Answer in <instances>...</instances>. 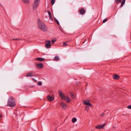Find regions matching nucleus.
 I'll return each instance as SVG.
<instances>
[{
  "mask_svg": "<svg viewBox=\"0 0 131 131\" xmlns=\"http://www.w3.org/2000/svg\"><path fill=\"white\" fill-rule=\"evenodd\" d=\"M37 23L39 28L43 31H46L47 30V26L40 20L38 19Z\"/></svg>",
  "mask_w": 131,
  "mask_h": 131,
  "instance_id": "f257e3e1",
  "label": "nucleus"
},
{
  "mask_svg": "<svg viewBox=\"0 0 131 131\" xmlns=\"http://www.w3.org/2000/svg\"><path fill=\"white\" fill-rule=\"evenodd\" d=\"M6 106L11 107H14L16 106L15 101L12 97H9L8 100L7 104Z\"/></svg>",
  "mask_w": 131,
  "mask_h": 131,
  "instance_id": "f03ea898",
  "label": "nucleus"
},
{
  "mask_svg": "<svg viewBox=\"0 0 131 131\" xmlns=\"http://www.w3.org/2000/svg\"><path fill=\"white\" fill-rule=\"evenodd\" d=\"M40 0H35L33 5V9L34 10L37 8Z\"/></svg>",
  "mask_w": 131,
  "mask_h": 131,
  "instance_id": "7ed1b4c3",
  "label": "nucleus"
},
{
  "mask_svg": "<svg viewBox=\"0 0 131 131\" xmlns=\"http://www.w3.org/2000/svg\"><path fill=\"white\" fill-rule=\"evenodd\" d=\"M58 92L60 97L63 100H64L66 99V97L63 93H62L61 91L60 90H59Z\"/></svg>",
  "mask_w": 131,
  "mask_h": 131,
  "instance_id": "20e7f679",
  "label": "nucleus"
},
{
  "mask_svg": "<svg viewBox=\"0 0 131 131\" xmlns=\"http://www.w3.org/2000/svg\"><path fill=\"white\" fill-rule=\"evenodd\" d=\"M46 42H47L46 43L45 45V47L47 48H49L51 47L50 44L51 41L49 40H46Z\"/></svg>",
  "mask_w": 131,
  "mask_h": 131,
  "instance_id": "39448f33",
  "label": "nucleus"
},
{
  "mask_svg": "<svg viewBox=\"0 0 131 131\" xmlns=\"http://www.w3.org/2000/svg\"><path fill=\"white\" fill-rule=\"evenodd\" d=\"M105 125V124L104 123L103 125H97L96 127V128L97 129H101L104 127Z\"/></svg>",
  "mask_w": 131,
  "mask_h": 131,
  "instance_id": "423d86ee",
  "label": "nucleus"
},
{
  "mask_svg": "<svg viewBox=\"0 0 131 131\" xmlns=\"http://www.w3.org/2000/svg\"><path fill=\"white\" fill-rule=\"evenodd\" d=\"M47 100L50 101H52L54 100V97L52 96H51L50 95H48V96L47 97Z\"/></svg>",
  "mask_w": 131,
  "mask_h": 131,
  "instance_id": "0eeeda50",
  "label": "nucleus"
},
{
  "mask_svg": "<svg viewBox=\"0 0 131 131\" xmlns=\"http://www.w3.org/2000/svg\"><path fill=\"white\" fill-rule=\"evenodd\" d=\"M79 13L80 14L82 15L84 14L85 13V10L84 9L81 8L79 11Z\"/></svg>",
  "mask_w": 131,
  "mask_h": 131,
  "instance_id": "6e6552de",
  "label": "nucleus"
},
{
  "mask_svg": "<svg viewBox=\"0 0 131 131\" xmlns=\"http://www.w3.org/2000/svg\"><path fill=\"white\" fill-rule=\"evenodd\" d=\"M36 66L39 69H41L43 67V65L42 63H37Z\"/></svg>",
  "mask_w": 131,
  "mask_h": 131,
  "instance_id": "1a4fd4ad",
  "label": "nucleus"
},
{
  "mask_svg": "<svg viewBox=\"0 0 131 131\" xmlns=\"http://www.w3.org/2000/svg\"><path fill=\"white\" fill-rule=\"evenodd\" d=\"M60 105L63 108H66L67 107V105L63 102L61 103Z\"/></svg>",
  "mask_w": 131,
  "mask_h": 131,
  "instance_id": "9d476101",
  "label": "nucleus"
},
{
  "mask_svg": "<svg viewBox=\"0 0 131 131\" xmlns=\"http://www.w3.org/2000/svg\"><path fill=\"white\" fill-rule=\"evenodd\" d=\"M113 78L115 79H118L120 77L119 75L116 74H114L113 75Z\"/></svg>",
  "mask_w": 131,
  "mask_h": 131,
  "instance_id": "9b49d317",
  "label": "nucleus"
},
{
  "mask_svg": "<svg viewBox=\"0 0 131 131\" xmlns=\"http://www.w3.org/2000/svg\"><path fill=\"white\" fill-rule=\"evenodd\" d=\"M36 60L40 61H44L45 59L41 58H38L36 59Z\"/></svg>",
  "mask_w": 131,
  "mask_h": 131,
  "instance_id": "f8f14e48",
  "label": "nucleus"
},
{
  "mask_svg": "<svg viewBox=\"0 0 131 131\" xmlns=\"http://www.w3.org/2000/svg\"><path fill=\"white\" fill-rule=\"evenodd\" d=\"M47 12L49 14L50 19L51 20H53V19L52 17L51 13L49 11V10H48Z\"/></svg>",
  "mask_w": 131,
  "mask_h": 131,
  "instance_id": "ddd939ff",
  "label": "nucleus"
},
{
  "mask_svg": "<svg viewBox=\"0 0 131 131\" xmlns=\"http://www.w3.org/2000/svg\"><path fill=\"white\" fill-rule=\"evenodd\" d=\"M33 76V75L31 72H28L26 74V77H32Z\"/></svg>",
  "mask_w": 131,
  "mask_h": 131,
  "instance_id": "4468645a",
  "label": "nucleus"
},
{
  "mask_svg": "<svg viewBox=\"0 0 131 131\" xmlns=\"http://www.w3.org/2000/svg\"><path fill=\"white\" fill-rule=\"evenodd\" d=\"M83 104L84 105H88L90 104V103L88 102H87L86 101H84L83 102Z\"/></svg>",
  "mask_w": 131,
  "mask_h": 131,
  "instance_id": "2eb2a0df",
  "label": "nucleus"
},
{
  "mask_svg": "<svg viewBox=\"0 0 131 131\" xmlns=\"http://www.w3.org/2000/svg\"><path fill=\"white\" fill-rule=\"evenodd\" d=\"M65 99L67 100V102L68 103L70 102L71 101L70 98L68 97H67L66 98V97Z\"/></svg>",
  "mask_w": 131,
  "mask_h": 131,
  "instance_id": "dca6fc26",
  "label": "nucleus"
},
{
  "mask_svg": "<svg viewBox=\"0 0 131 131\" xmlns=\"http://www.w3.org/2000/svg\"><path fill=\"white\" fill-rule=\"evenodd\" d=\"M59 59V57L58 56H56L54 57V60L56 61L58 60Z\"/></svg>",
  "mask_w": 131,
  "mask_h": 131,
  "instance_id": "f3484780",
  "label": "nucleus"
},
{
  "mask_svg": "<svg viewBox=\"0 0 131 131\" xmlns=\"http://www.w3.org/2000/svg\"><path fill=\"white\" fill-rule=\"evenodd\" d=\"M125 0H123L122 1V2L121 5V7H122L123 6V5L124 4V3H125Z\"/></svg>",
  "mask_w": 131,
  "mask_h": 131,
  "instance_id": "a211bd4d",
  "label": "nucleus"
},
{
  "mask_svg": "<svg viewBox=\"0 0 131 131\" xmlns=\"http://www.w3.org/2000/svg\"><path fill=\"white\" fill-rule=\"evenodd\" d=\"M77 121V119L75 118H72V121L73 123H74L76 122Z\"/></svg>",
  "mask_w": 131,
  "mask_h": 131,
  "instance_id": "6ab92c4d",
  "label": "nucleus"
},
{
  "mask_svg": "<svg viewBox=\"0 0 131 131\" xmlns=\"http://www.w3.org/2000/svg\"><path fill=\"white\" fill-rule=\"evenodd\" d=\"M23 1L26 4H28L29 2V0H23Z\"/></svg>",
  "mask_w": 131,
  "mask_h": 131,
  "instance_id": "aec40b11",
  "label": "nucleus"
},
{
  "mask_svg": "<svg viewBox=\"0 0 131 131\" xmlns=\"http://www.w3.org/2000/svg\"><path fill=\"white\" fill-rule=\"evenodd\" d=\"M54 19L57 24L58 25H59V21L57 19H56L55 18H54Z\"/></svg>",
  "mask_w": 131,
  "mask_h": 131,
  "instance_id": "412c9836",
  "label": "nucleus"
},
{
  "mask_svg": "<svg viewBox=\"0 0 131 131\" xmlns=\"http://www.w3.org/2000/svg\"><path fill=\"white\" fill-rule=\"evenodd\" d=\"M122 0H115V2L116 4H118Z\"/></svg>",
  "mask_w": 131,
  "mask_h": 131,
  "instance_id": "4be33fe9",
  "label": "nucleus"
},
{
  "mask_svg": "<svg viewBox=\"0 0 131 131\" xmlns=\"http://www.w3.org/2000/svg\"><path fill=\"white\" fill-rule=\"evenodd\" d=\"M42 84V82L41 81H39L37 83V85L38 86H40Z\"/></svg>",
  "mask_w": 131,
  "mask_h": 131,
  "instance_id": "5701e85b",
  "label": "nucleus"
},
{
  "mask_svg": "<svg viewBox=\"0 0 131 131\" xmlns=\"http://www.w3.org/2000/svg\"><path fill=\"white\" fill-rule=\"evenodd\" d=\"M51 4L53 5L55 2V0H51Z\"/></svg>",
  "mask_w": 131,
  "mask_h": 131,
  "instance_id": "b1692460",
  "label": "nucleus"
},
{
  "mask_svg": "<svg viewBox=\"0 0 131 131\" xmlns=\"http://www.w3.org/2000/svg\"><path fill=\"white\" fill-rule=\"evenodd\" d=\"M20 40V39H18V38L13 39H12L13 40H16L17 41H18Z\"/></svg>",
  "mask_w": 131,
  "mask_h": 131,
  "instance_id": "393cba45",
  "label": "nucleus"
},
{
  "mask_svg": "<svg viewBox=\"0 0 131 131\" xmlns=\"http://www.w3.org/2000/svg\"><path fill=\"white\" fill-rule=\"evenodd\" d=\"M63 45L67 46L68 45V44L66 42H64L63 43Z\"/></svg>",
  "mask_w": 131,
  "mask_h": 131,
  "instance_id": "a878e982",
  "label": "nucleus"
},
{
  "mask_svg": "<svg viewBox=\"0 0 131 131\" xmlns=\"http://www.w3.org/2000/svg\"><path fill=\"white\" fill-rule=\"evenodd\" d=\"M56 40L53 39L52 40L51 42H52L53 44L56 41Z\"/></svg>",
  "mask_w": 131,
  "mask_h": 131,
  "instance_id": "bb28decb",
  "label": "nucleus"
},
{
  "mask_svg": "<svg viewBox=\"0 0 131 131\" xmlns=\"http://www.w3.org/2000/svg\"><path fill=\"white\" fill-rule=\"evenodd\" d=\"M107 21V19L106 18L103 20V23H104L106 21Z\"/></svg>",
  "mask_w": 131,
  "mask_h": 131,
  "instance_id": "cd10ccee",
  "label": "nucleus"
},
{
  "mask_svg": "<svg viewBox=\"0 0 131 131\" xmlns=\"http://www.w3.org/2000/svg\"><path fill=\"white\" fill-rule=\"evenodd\" d=\"M70 95H71V97H72V98H73V96H74V94H73L72 93H71V94H70Z\"/></svg>",
  "mask_w": 131,
  "mask_h": 131,
  "instance_id": "c85d7f7f",
  "label": "nucleus"
},
{
  "mask_svg": "<svg viewBox=\"0 0 131 131\" xmlns=\"http://www.w3.org/2000/svg\"><path fill=\"white\" fill-rule=\"evenodd\" d=\"M127 107L129 109H131V105H130L128 106Z\"/></svg>",
  "mask_w": 131,
  "mask_h": 131,
  "instance_id": "c756f323",
  "label": "nucleus"
},
{
  "mask_svg": "<svg viewBox=\"0 0 131 131\" xmlns=\"http://www.w3.org/2000/svg\"><path fill=\"white\" fill-rule=\"evenodd\" d=\"M105 113H102L101 115L102 116H104Z\"/></svg>",
  "mask_w": 131,
  "mask_h": 131,
  "instance_id": "7c9ffc66",
  "label": "nucleus"
},
{
  "mask_svg": "<svg viewBox=\"0 0 131 131\" xmlns=\"http://www.w3.org/2000/svg\"><path fill=\"white\" fill-rule=\"evenodd\" d=\"M90 105L91 107H93V105L90 103V104L89 105Z\"/></svg>",
  "mask_w": 131,
  "mask_h": 131,
  "instance_id": "2f4dec72",
  "label": "nucleus"
},
{
  "mask_svg": "<svg viewBox=\"0 0 131 131\" xmlns=\"http://www.w3.org/2000/svg\"><path fill=\"white\" fill-rule=\"evenodd\" d=\"M32 79L33 81H35V80L34 79V78H32Z\"/></svg>",
  "mask_w": 131,
  "mask_h": 131,
  "instance_id": "473e14b6",
  "label": "nucleus"
},
{
  "mask_svg": "<svg viewBox=\"0 0 131 131\" xmlns=\"http://www.w3.org/2000/svg\"><path fill=\"white\" fill-rule=\"evenodd\" d=\"M1 116L0 115V118H1Z\"/></svg>",
  "mask_w": 131,
  "mask_h": 131,
  "instance_id": "72a5a7b5",
  "label": "nucleus"
},
{
  "mask_svg": "<svg viewBox=\"0 0 131 131\" xmlns=\"http://www.w3.org/2000/svg\"><path fill=\"white\" fill-rule=\"evenodd\" d=\"M54 131H57V130H55Z\"/></svg>",
  "mask_w": 131,
  "mask_h": 131,
  "instance_id": "f704fd0d",
  "label": "nucleus"
}]
</instances>
